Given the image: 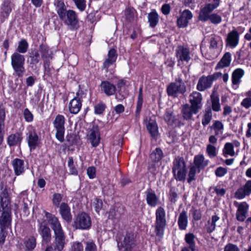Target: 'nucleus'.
Here are the masks:
<instances>
[{
  "label": "nucleus",
  "instance_id": "f257e3e1",
  "mask_svg": "<svg viewBox=\"0 0 251 251\" xmlns=\"http://www.w3.org/2000/svg\"><path fill=\"white\" fill-rule=\"evenodd\" d=\"M45 215L54 233L55 249L58 251H61L65 244V235L60 221L57 217L50 213L45 211Z\"/></svg>",
  "mask_w": 251,
  "mask_h": 251
},
{
  "label": "nucleus",
  "instance_id": "f03ea898",
  "mask_svg": "<svg viewBox=\"0 0 251 251\" xmlns=\"http://www.w3.org/2000/svg\"><path fill=\"white\" fill-rule=\"evenodd\" d=\"M54 4L60 19L71 29H76L78 26V20L76 13L73 10H67L64 2L61 0H55Z\"/></svg>",
  "mask_w": 251,
  "mask_h": 251
},
{
  "label": "nucleus",
  "instance_id": "7ed1b4c3",
  "mask_svg": "<svg viewBox=\"0 0 251 251\" xmlns=\"http://www.w3.org/2000/svg\"><path fill=\"white\" fill-rule=\"evenodd\" d=\"M214 3L206 4L200 12L199 19V20L204 22L208 20H210L212 23L218 24L221 23L222 21L221 17L217 14L210 13L215 8H216L220 3V0H213Z\"/></svg>",
  "mask_w": 251,
  "mask_h": 251
},
{
  "label": "nucleus",
  "instance_id": "20e7f679",
  "mask_svg": "<svg viewBox=\"0 0 251 251\" xmlns=\"http://www.w3.org/2000/svg\"><path fill=\"white\" fill-rule=\"evenodd\" d=\"M187 169L183 157L176 156L173 162L172 173L177 181H184L185 180Z\"/></svg>",
  "mask_w": 251,
  "mask_h": 251
},
{
  "label": "nucleus",
  "instance_id": "39448f33",
  "mask_svg": "<svg viewBox=\"0 0 251 251\" xmlns=\"http://www.w3.org/2000/svg\"><path fill=\"white\" fill-rule=\"evenodd\" d=\"M166 225L165 210L163 207L159 206L155 211V232L156 236L162 237L163 235L164 228Z\"/></svg>",
  "mask_w": 251,
  "mask_h": 251
},
{
  "label": "nucleus",
  "instance_id": "423d86ee",
  "mask_svg": "<svg viewBox=\"0 0 251 251\" xmlns=\"http://www.w3.org/2000/svg\"><path fill=\"white\" fill-rule=\"evenodd\" d=\"M11 66L16 75L19 77H23L25 72L24 56L18 52H14L11 55Z\"/></svg>",
  "mask_w": 251,
  "mask_h": 251
},
{
  "label": "nucleus",
  "instance_id": "0eeeda50",
  "mask_svg": "<svg viewBox=\"0 0 251 251\" xmlns=\"http://www.w3.org/2000/svg\"><path fill=\"white\" fill-rule=\"evenodd\" d=\"M120 251H130L135 246V235L133 232H127L119 241L117 240Z\"/></svg>",
  "mask_w": 251,
  "mask_h": 251
},
{
  "label": "nucleus",
  "instance_id": "6e6552de",
  "mask_svg": "<svg viewBox=\"0 0 251 251\" xmlns=\"http://www.w3.org/2000/svg\"><path fill=\"white\" fill-rule=\"evenodd\" d=\"M92 225L91 219L90 216L85 212L78 214L74 219L73 226L75 229L87 230Z\"/></svg>",
  "mask_w": 251,
  "mask_h": 251
},
{
  "label": "nucleus",
  "instance_id": "1a4fd4ad",
  "mask_svg": "<svg viewBox=\"0 0 251 251\" xmlns=\"http://www.w3.org/2000/svg\"><path fill=\"white\" fill-rule=\"evenodd\" d=\"M65 121L64 116L59 114L56 116L53 122L54 127L56 130V138L60 142H63L64 140Z\"/></svg>",
  "mask_w": 251,
  "mask_h": 251
},
{
  "label": "nucleus",
  "instance_id": "9d476101",
  "mask_svg": "<svg viewBox=\"0 0 251 251\" xmlns=\"http://www.w3.org/2000/svg\"><path fill=\"white\" fill-rule=\"evenodd\" d=\"M0 227L8 228L11 225L12 208H1Z\"/></svg>",
  "mask_w": 251,
  "mask_h": 251
},
{
  "label": "nucleus",
  "instance_id": "9b49d317",
  "mask_svg": "<svg viewBox=\"0 0 251 251\" xmlns=\"http://www.w3.org/2000/svg\"><path fill=\"white\" fill-rule=\"evenodd\" d=\"M202 100L201 94L199 92L195 91L190 95L189 101L191 103V106L193 108L195 114H197L199 110L201 108Z\"/></svg>",
  "mask_w": 251,
  "mask_h": 251
},
{
  "label": "nucleus",
  "instance_id": "f8f14e48",
  "mask_svg": "<svg viewBox=\"0 0 251 251\" xmlns=\"http://www.w3.org/2000/svg\"><path fill=\"white\" fill-rule=\"evenodd\" d=\"M38 232L41 236L42 242L46 244L49 243L51 239V230L50 227L43 223L39 224Z\"/></svg>",
  "mask_w": 251,
  "mask_h": 251
},
{
  "label": "nucleus",
  "instance_id": "ddd939ff",
  "mask_svg": "<svg viewBox=\"0 0 251 251\" xmlns=\"http://www.w3.org/2000/svg\"><path fill=\"white\" fill-rule=\"evenodd\" d=\"M236 207H237L236 219L243 222L247 217L249 205L245 201L240 203L236 202Z\"/></svg>",
  "mask_w": 251,
  "mask_h": 251
},
{
  "label": "nucleus",
  "instance_id": "4468645a",
  "mask_svg": "<svg viewBox=\"0 0 251 251\" xmlns=\"http://www.w3.org/2000/svg\"><path fill=\"white\" fill-rule=\"evenodd\" d=\"M176 56L178 62L180 61L188 62L191 59L189 49L181 46L177 47L176 50Z\"/></svg>",
  "mask_w": 251,
  "mask_h": 251
},
{
  "label": "nucleus",
  "instance_id": "2eb2a0df",
  "mask_svg": "<svg viewBox=\"0 0 251 251\" xmlns=\"http://www.w3.org/2000/svg\"><path fill=\"white\" fill-rule=\"evenodd\" d=\"M59 207V213L63 220L67 223H70L72 221V215L71 212V208L66 202H62L60 204Z\"/></svg>",
  "mask_w": 251,
  "mask_h": 251
},
{
  "label": "nucleus",
  "instance_id": "dca6fc26",
  "mask_svg": "<svg viewBox=\"0 0 251 251\" xmlns=\"http://www.w3.org/2000/svg\"><path fill=\"white\" fill-rule=\"evenodd\" d=\"M88 137L93 147H96L98 146L100 137L99 129L97 126H93L89 130Z\"/></svg>",
  "mask_w": 251,
  "mask_h": 251
},
{
  "label": "nucleus",
  "instance_id": "f3484780",
  "mask_svg": "<svg viewBox=\"0 0 251 251\" xmlns=\"http://www.w3.org/2000/svg\"><path fill=\"white\" fill-rule=\"evenodd\" d=\"M79 93L77 92L76 97L71 100L69 104V111L73 114L78 113L82 106V101L79 97Z\"/></svg>",
  "mask_w": 251,
  "mask_h": 251
},
{
  "label": "nucleus",
  "instance_id": "a211bd4d",
  "mask_svg": "<svg viewBox=\"0 0 251 251\" xmlns=\"http://www.w3.org/2000/svg\"><path fill=\"white\" fill-rule=\"evenodd\" d=\"M251 194V180H248L245 184L236 191V199L241 200Z\"/></svg>",
  "mask_w": 251,
  "mask_h": 251
},
{
  "label": "nucleus",
  "instance_id": "6ab92c4d",
  "mask_svg": "<svg viewBox=\"0 0 251 251\" xmlns=\"http://www.w3.org/2000/svg\"><path fill=\"white\" fill-rule=\"evenodd\" d=\"M117 57L116 50L114 49H111L108 51V58L103 63L102 69L105 70L107 72L108 68L115 62Z\"/></svg>",
  "mask_w": 251,
  "mask_h": 251
},
{
  "label": "nucleus",
  "instance_id": "aec40b11",
  "mask_svg": "<svg viewBox=\"0 0 251 251\" xmlns=\"http://www.w3.org/2000/svg\"><path fill=\"white\" fill-rule=\"evenodd\" d=\"M101 90L107 96L113 95L116 91L114 84L108 81H103L100 84Z\"/></svg>",
  "mask_w": 251,
  "mask_h": 251
},
{
  "label": "nucleus",
  "instance_id": "412c9836",
  "mask_svg": "<svg viewBox=\"0 0 251 251\" xmlns=\"http://www.w3.org/2000/svg\"><path fill=\"white\" fill-rule=\"evenodd\" d=\"M212 83L208 76L202 75L198 81L197 89L199 91H203L212 86Z\"/></svg>",
  "mask_w": 251,
  "mask_h": 251
},
{
  "label": "nucleus",
  "instance_id": "4be33fe9",
  "mask_svg": "<svg viewBox=\"0 0 251 251\" xmlns=\"http://www.w3.org/2000/svg\"><path fill=\"white\" fill-rule=\"evenodd\" d=\"M12 165L16 176H20L24 173L25 166L23 160L15 158L12 161Z\"/></svg>",
  "mask_w": 251,
  "mask_h": 251
},
{
  "label": "nucleus",
  "instance_id": "5701e85b",
  "mask_svg": "<svg viewBox=\"0 0 251 251\" xmlns=\"http://www.w3.org/2000/svg\"><path fill=\"white\" fill-rule=\"evenodd\" d=\"M179 116H175L171 110H167L164 115V120L169 125L179 126Z\"/></svg>",
  "mask_w": 251,
  "mask_h": 251
},
{
  "label": "nucleus",
  "instance_id": "b1692460",
  "mask_svg": "<svg viewBox=\"0 0 251 251\" xmlns=\"http://www.w3.org/2000/svg\"><path fill=\"white\" fill-rule=\"evenodd\" d=\"M0 208H12L10 198L5 189L0 194Z\"/></svg>",
  "mask_w": 251,
  "mask_h": 251
},
{
  "label": "nucleus",
  "instance_id": "393cba45",
  "mask_svg": "<svg viewBox=\"0 0 251 251\" xmlns=\"http://www.w3.org/2000/svg\"><path fill=\"white\" fill-rule=\"evenodd\" d=\"M12 11L10 2L8 0L3 2L1 7L0 12V20L1 22H3L7 19Z\"/></svg>",
  "mask_w": 251,
  "mask_h": 251
},
{
  "label": "nucleus",
  "instance_id": "a878e982",
  "mask_svg": "<svg viewBox=\"0 0 251 251\" xmlns=\"http://www.w3.org/2000/svg\"><path fill=\"white\" fill-rule=\"evenodd\" d=\"M186 91L185 89H181V87H179V85L173 82L171 83L167 87V92L169 96L176 97L177 96V93L183 94Z\"/></svg>",
  "mask_w": 251,
  "mask_h": 251
},
{
  "label": "nucleus",
  "instance_id": "bb28decb",
  "mask_svg": "<svg viewBox=\"0 0 251 251\" xmlns=\"http://www.w3.org/2000/svg\"><path fill=\"white\" fill-rule=\"evenodd\" d=\"M124 211L123 206L112 207L108 212V218L114 221H118L121 216L123 214Z\"/></svg>",
  "mask_w": 251,
  "mask_h": 251
},
{
  "label": "nucleus",
  "instance_id": "cd10ccee",
  "mask_svg": "<svg viewBox=\"0 0 251 251\" xmlns=\"http://www.w3.org/2000/svg\"><path fill=\"white\" fill-rule=\"evenodd\" d=\"M23 139V137L21 133L17 132L15 134L10 135L7 138V144L11 146H15L20 145Z\"/></svg>",
  "mask_w": 251,
  "mask_h": 251
},
{
  "label": "nucleus",
  "instance_id": "c85d7f7f",
  "mask_svg": "<svg viewBox=\"0 0 251 251\" xmlns=\"http://www.w3.org/2000/svg\"><path fill=\"white\" fill-rule=\"evenodd\" d=\"M146 200L151 207H155L158 203V198L151 189H148L146 192Z\"/></svg>",
  "mask_w": 251,
  "mask_h": 251
},
{
  "label": "nucleus",
  "instance_id": "c756f323",
  "mask_svg": "<svg viewBox=\"0 0 251 251\" xmlns=\"http://www.w3.org/2000/svg\"><path fill=\"white\" fill-rule=\"evenodd\" d=\"M231 62V54L229 52H226L222 57L215 67L216 70L224 68L229 66Z\"/></svg>",
  "mask_w": 251,
  "mask_h": 251
},
{
  "label": "nucleus",
  "instance_id": "7c9ffc66",
  "mask_svg": "<svg viewBox=\"0 0 251 251\" xmlns=\"http://www.w3.org/2000/svg\"><path fill=\"white\" fill-rule=\"evenodd\" d=\"M148 22L149 26L151 28L155 27L159 22V15L154 9L148 14Z\"/></svg>",
  "mask_w": 251,
  "mask_h": 251
},
{
  "label": "nucleus",
  "instance_id": "2f4dec72",
  "mask_svg": "<svg viewBox=\"0 0 251 251\" xmlns=\"http://www.w3.org/2000/svg\"><path fill=\"white\" fill-rule=\"evenodd\" d=\"M219 220V217L217 215H213L211 218L209 219L205 224L204 229L206 231L210 233L212 232L215 229L216 223Z\"/></svg>",
  "mask_w": 251,
  "mask_h": 251
},
{
  "label": "nucleus",
  "instance_id": "473e14b6",
  "mask_svg": "<svg viewBox=\"0 0 251 251\" xmlns=\"http://www.w3.org/2000/svg\"><path fill=\"white\" fill-rule=\"evenodd\" d=\"M188 224V217L187 213L183 210L179 214L178 219V225L180 230H185Z\"/></svg>",
  "mask_w": 251,
  "mask_h": 251
},
{
  "label": "nucleus",
  "instance_id": "72a5a7b5",
  "mask_svg": "<svg viewBox=\"0 0 251 251\" xmlns=\"http://www.w3.org/2000/svg\"><path fill=\"white\" fill-rule=\"evenodd\" d=\"M38 136L35 131L30 132L28 137V144L30 150L35 149L38 145Z\"/></svg>",
  "mask_w": 251,
  "mask_h": 251
},
{
  "label": "nucleus",
  "instance_id": "f704fd0d",
  "mask_svg": "<svg viewBox=\"0 0 251 251\" xmlns=\"http://www.w3.org/2000/svg\"><path fill=\"white\" fill-rule=\"evenodd\" d=\"M181 113L183 118L186 120H190L192 118L193 114H195L192 106H190L188 104L183 105Z\"/></svg>",
  "mask_w": 251,
  "mask_h": 251
},
{
  "label": "nucleus",
  "instance_id": "c9c22d12",
  "mask_svg": "<svg viewBox=\"0 0 251 251\" xmlns=\"http://www.w3.org/2000/svg\"><path fill=\"white\" fill-rule=\"evenodd\" d=\"M147 127L151 136L155 137L157 135L158 127L155 121L150 119L149 121Z\"/></svg>",
  "mask_w": 251,
  "mask_h": 251
},
{
  "label": "nucleus",
  "instance_id": "e433bc0d",
  "mask_svg": "<svg viewBox=\"0 0 251 251\" xmlns=\"http://www.w3.org/2000/svg\"><path fill=\"white\" fill-rule=\"evenodd\" d=\"M39 50L41 53L42 57L45 59H51L52 56L48 47L44 44H41L39 47Z\"/></svg>",
  "mask_w": 251,
  "mask_h": 251
},
{
  "label": "nucleus",
  "instance_id": "4c0bfd02",
  "mask_svg": "<svg viewBox=\"0 0 251 251\" xmlns=\"http://www.w3.org/2000/svg\"><path fill=\"white\" fill-rule=\"evenodd\" d=\"M163 156V153L162 150L157 148L154 151H153L150 154V158L151 160L153 162L159 161Z\"/></svg>",
  "mask_w": 251,
  "mask_h": 251
},
{
  "label": "nucleus",
  "instance_id": "58836bf2",
  "mask_svg": "<svg viewBox=\"0 0 251 251\" xmlns=\"http://www.w3.org/2000/svg\"><path fill=\"white\" fill-rule=\"evenodd\" d=\"M211 100L212 109L215 111H219L220 110L219 99L218 95L214 91L213 92L211 95Z\"/></svg>",
  "mask_w": 251,
  "mask_h": 251
},
{
  "label": "nucleus",
  "instance_id": "ea45409f",
  "mask_svg": "<svg viewBox=\"0 0 251 251\" xmlns=\"http://www.w3.org/2000/svg\"><path fill=\"white\" fill-rule=\"evenodd\" d=\"M143 95H142V88L140 87L139 91V94L138 97V100L136 105V109L135 111V116L136 117H139L140 111L142 109L143 104Z\"/></svg>",
  "mask_w": 251,
  "mask_h": 251
},
{
  "label": "nucleus",
  "instance_id": "a19ab883",
  "mask_svg": "<svg viewBox=\"0 0 251 251\" xmlns=\"http://www.w3.org/2000/svg\"><path fill=\"white\" fill-rule=\"evenodd\" d=\"M26 251H30L33 250L36 245V241L35 237L31 236L25 240L24 242Z\"/></svg>",
  "mask_w": 251,
  "mask_h": 251
},
{
  "label": "nucleus",
  "instance_id": "79ce46f5",
  "mask_svg": "<svg viewBox=\"0 0 251 251\" xmlns=\"http://www.w3.org/2000/svg\"><path fill=\"white\" fill-rule=\"evenodd\" d=\"M195 236L193 233H187L185 236V240L189 245V248L192 251H194L195 250Z\"/></svg>",
  "mask_w": 251,
  "mask_h": 251
},
{
  "label": "nucleus",
  "instance_id": "37998d69",
  "mask_svg": "<svg viewBox=\"0 0 251 251\" xmlns=\"http://www.w3.org/2000/svg\"><path fill=\"white\" fill-rule=\"evenodd\" d=\"M28 47V44L27 41L25 39H22L19 42L16 52L20 54L25 53L27 51Z\"/></svg>",
  "mask_w": 251,
  "mask_h": 251
},
{
  "label": "nucleus",
  "instance_id": "c03bdc74",
  "mask_svg": "<svg viewBox=\"0 0 251 251\" xmlns=\"http://www.w3.org/2000/svg\"><path fill=\"white\" fill-rule=\"evenodd\" d=\"M204 159V156L202 154L196 156L194 161V166H196V168L198 169L203 168L207 165V163H203Z\"/></svg>",
  "mask_w": 251,
  "mask_h": 251
},
{
  "label": "nucleus",
  "instance_id": "a18cd8bd",
  "mask_svg": "<svg viewBox=\"0 0 251 251\" xmlns=\"http://www.w3.org/2000/svg\"><path fill=\"white\" fill-rule=\"evenodd\" d=\"M212 119V111L210 107L205 109V113L202 120V124L205 126L208 125Z\"/></svg>",
  "mask_w": 251,
  "mask_h": 251
},
{
  "label": "nucleus",
  "instance_id": "49530a36",
  "mask_svg": "<svg viewBox=\"0 0 251 251\" xmlns=\"http://www.w3.org/2000/svg\"><path fill=\"white\" fill-rule=\"evenodd\" d=\"M233 145L230 143H226L224 147L223 152L225 156L226 157L227 155L233 156L234 152L233 151Z\"/></svg>",
  "mask_w": 251,
  "mask_h": 251
},
{
  "label": "nucleus",
  "instance_id": "de8ad7c7",
  "mask_svg": "<svg viewBox=\"0 0 251 251\" xmlns=\"http://www.w3.org/2000/svg\"><path fill=\"white\" fill-rule=\"evenodd\" d=\"M227 45L233 48L235 46V30L228 33L226 38Z\"/></svg>",
  "mask_w": 251,
  "mask_h": 251
},
{
  "label": "nucleus",
  "instance_id": "09e8293b",
  "mask_svg": "<svg viewBox=\"0 0 251 251\" xmlns=\"http://www.w3.org/2000/svg\"><path fill=\"white\" fill-rule=\"evenodd\" d=\"M30 64L36 65L40 61V54L38 51H33L30 53Z\"/></svg>",
  "mask_w": 251,
  "mask_h": 251
},
{
  "label": "nucleus",
  "instance_id": "8fccbe9b",
  "mask_svg": "<svg viewBox=\"0 0 251 251\" xmlns=\"http://www.w3.org/2000/svg\"><path fill=\"white\" fill-rule=\"evenodd\" d=\"M197 168L196 166H191L190 169L188 172V177L187 178V182L189 184L191 183V182L195 180L196 179L195 176L197 171Z\"/></svg>",
  "mask_w": 251,
  "mask_h": 251
},
{
  "label": "nucleus",
  "instance_id": "3c124183",
  "mask_svg": "<svg viewBox=\"0 0 251 251\" xmlns=\"http://www.w3.org/2000/svg\"><path fill=\"white\" fill-rule=\"evenodd\" d=\"M62 195L59 193H54L52 196V203L55 207H58L62 199Z\"/></svg>",
  "mask_w": 251,
  "mask_h": 251
},
{
  "label": "nucleus",
  "instance_id": "603ef678",
  "mask_svg": "<svg viewBox=\"0 0 251 251\" xmlns=\"http://www.w3.org/2000/svg\"><path fill=\"white\" fill-rule=\"evenodd\" d=\"M206 152L210 158H213L217 155L216 147L211 144L207 146Z\"/></svg>",
  "mask_w": 251,
  "mask_h": 251
},
{
  "label": "nucleus",
  "instance_id": "864d4df0",
  "mask_svg": "<svg viewBox=\"0 0 251 251\" xmlns=\"http://www.w3.org/2000/svg\"><path fill=\"white\" fill-rule=\"evenodd\" d=\"M95 113L97 114H101L104 111L106 105L102 102H99L95 106Z\"/></svg>",
  "mask_w": 251,
  "mask_h": 251
},
{
  "label": "nucleus",
  "instance_id": "5fc2aeb1",
  "mask_svg": "<svg viewBox=\"0 0 251 251\" xmlns=\"http://www.w3.org/2000/svg\"><path fill=\"white\" fill-rule=\"evenodd\" d=\"M75 3L77 8L81 11L85 10L86 7L85 0H72Z\"/></svg>",
  "mask_w": 251,
  "mask_h": 251
},
{
  "label": "nucleus",
  "instance_id": "6e6d98bb",
  "mask_svg": "<svg viewBox=\"0 0 251 251\" xmlns=\"http://www.w3.org/2000/svg\"><path fill=\"white\" fill-rule=\"evenodd\" d=\"M177 197V195L176 192L175 190V189L173 187H172L169 192V199L170 201H171V202L175 203L176 201Z\"/></svg>",
  "mask_w": 251,
  "mask_h": 251
},
{
  "label": "nucleus",
  "instance_id": "4d7b16f0",
  "mask_svg": "<svg viewBox=\"0 0 251 251\" xmlns=\"http://www.w3.org/2000/svg\"><path fill=\"white\" fill-rule=\"evenodd\" d=\"M188 21L180 16L177 20V25L179 27L183 28L187 26Z\"/></svg>",
  "mask_w": 251,
  "mask_h": 251
},
{
  "label": "nucleus",
  "instance_id": "13d9d810",
  "mask_svg": "<svg viewBox=\"0 0 251 251\" xmlns=\"http://www.w3.org/2000/svg\"><path fill=\"white\" fill-rule=\"evenodd\" d=\"M85 251H97V246L92 241L85 242Z\"/></svg>",
  "mask_w": 251,
  "mask_h": 251
},
{
  "label": "nucleus",
  "instance_id": "bf43d9fd",
  "mask_svg": "<svg viewBox=\"0 0 251 251\" xmlns=\"http://www.w3.org/2000/svg\"><path fill=\"white\" fill-rule=\"evenodd\" d=\"M24 116L25 120L27 122L32 121L33 116L31 112L27 108H25L24 110Z\"/></svg>",
  "mask_w": 251,
  "mask_h": 251
},
{
  "label": "nucleus",
  "instance_id": "052dcab7",
  "mask_svg": "<svg viewBox=\"0 0 251 251\" xmlns=\"http://www.w3.org/2000/svg\"><path fill=\"white\" fill-rule=\"evenodd\" d=\"M102 201L101 200L96 199L93 203L95 209L97 213H99L102 207Z\"/></svg>",
  "mask_w": 251,
  "mask_h": 251
},
{
  "label": "nucleus",
  "instance_id": "680f3d73",
  "mask_svg": "<svg viewBox=\"0 0 251 251\" xmlns=\"http://www.w3.org/2000/svg\"><path fill=\"white\" fill-rule=\"evenodd\" d=\"M72 251H83V246L80 242H74L72 246Z\"/></svg>",
  "mask_w": 251,
  "mask_h": 251
},
{
  "label": "nucleus",
  "instance_id": "e2e57ef3",
  "mask_svg": "<svg viewBox=\"0 0 251 251\" xmlns=\"http://www.w3.org/2000/svg\"><path fill=\"white\" fill-rule=\"evenodd\" d=\"M227 172V170L226 168L222 167H219L216 169L215 173L217 176L222 177L224 176Z\"/></svg>",
  "mask_w": 251,
  "mask_h": 251
},
{
  "label": "nucleus",
  "instance_id": "0e129e2a",
  "mask_svg": "<svg viewBox=\"0 0 251 251\" xmlns=\"http://www.w3.org/2000/svg\"><path fill=\"white\" fill-rule=\"evenodd\" d=\"M241 105L246 109L251 107V98H246L243 100L241 103Z\"/></svg>",
  "mask_w": 251,
  "mask_h": 251
},
{
  "label": "nucleus",
  "instance_id": "69168bd1",
  "mask_svg": "<svg viewBox=\"0 0 251 251\" xmlns=\"http://www.w3.org/2000/svg\"><path fill=\"white\" fill-rule=\"evenodd\" d=\"M87 173L89 178L93 179L96 176V169L94 167H89L87 169Z\"/></svg>",
  "mask_w": 251,
  "mask_h": 251
},
{
  "label": "nucleus",
  "instance_id": "338daca9",
  "mask_svg": "<svg viewBox=\"0 0 251 251\" xmlns=\"http://www.w3.org/2000/svg\"><path fill=\"white\" fill-rule=\"evenodd\" d=\"M244 71L241 69H236V85L240 82V78L244 75Z\"/></svg>",
  "mask_w": 251,
  "mask_h": 251
},
{
  "label": "nucleus",
  "instance_id": "774afa93",
  "mask_svg": "<svg viewBox=\"0 0 251 251\" xmlns=\"http://www.w3.org/2000/svg\"><path fill=\"white\" fill-rule=\"evenodd\" d=\"M180 16H181L182 18H185V19L189 21V20L192 19L193 14L189 10H185L182 12Z\"/></svg>",
  "mask_w": 251,
  "mask_h": 251
}]
</instances>
